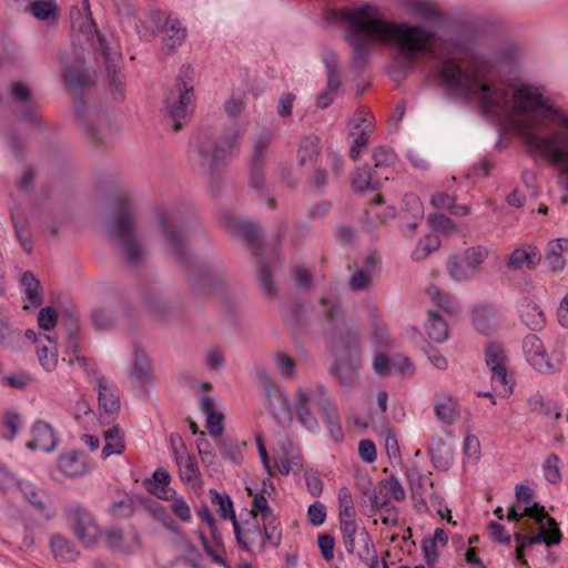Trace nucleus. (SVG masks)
Wrapping results in <instances>:
<instances>
[{
    "label": "nucleus",
    "mask_w": 568,
    "mask_h": 568,
    "mask_svg": "<svg viewBox=\"0 0 568 568\" xmlns=\"http://www.w3.org/2000/svg\"><path fill=\"white\" fill-rule=\"evenodd\" d=\"M430 457L433 465L440 470H446L452 464V450L444 443L436 448H432Z\"/></svg>",
    "instance_id": "57"
},
{
    "label": "nucleus",
    "mask_w": 568,
    "mask_h": 568,
    "mask_svg": "<svg viewBox=\"0 0 568 568\" xmlns=\"http://www.w3.org/2000/svg\"><path fill=\"white\" fill-rule=\"evenodd\" d=\"M257 375L264 385L267 397L272 406L277 405L280 409L286 414L287 419L291 422V409L287 398L281 393V390L272 383L268 374L265 369H258Z\"/></svg>",
    "instance_id": "29"
},
{
    "label": "nucleus",
    "mask_w": 568,
    "mask_h": 568,
    "mask_svg": "<svg viewBox=\"0 0 568 568\" xmlns=\"http://www.w3.org/2000/svg\"><path fill=\"white\" fill-rule=\"evenodd\" d=\"M440 246V240L438 236L429 234L424 239L419 240L417 247L412 253V257L415 261H423L432 253L436 252Z\"/></svg>",
    "instance_id": "52"
},
{
    "label": "nucleus",
    "mask_w": 568,
    "mask_h": 568,
    "mask_svg": "<svg viewBox=\"0 0 568 568\" xmlns=\"http://www.w3.org/2000/svg\"><path fill=\"white\" fill-rule=\"evenodd\" d=\"M65 516L73 534L84 547L97 544L101 531L87 508L79 504L70 505L65 510Z\"/></svg>",
    "instance_id": "9"
},
{
    "label": "nucleus",
    "mask_w": 568,
    "mask_h": 568,
    "mask_svg": "<svg viewBox=\"0 0 568 568\" xmlns=\"http://www.w3.org/2000/svg\"><path fill=\"white\" fill-rule=\"evenodd\" d=\"M231 142L221 139L210 130H202L195 136L189 151V162L199 175L210 181L211 189L217 190L222 171L229 163Z\"/></svg>",
    "instance_id": "6"
},
{
    "label": "nucleus",
    "mask_w": 568,
    "mask_h": 568,
    "mask_svg": "<svg viewBox=\"0 0 568 568\" xmlns=\"http://www.w3.org/2000/svg\"><path fill=\"white\" fill-rule=\"evenodd\" d=\"M326 515H327L326 506L323 503L316 501V503L310 505L308 510H307V519L312 526L318 527L322 524H324V521L326 519Z\"/></svg>",
    "instance_id": "64"
},
{
    "label": "nucleus",
    "mask_w": 568,
    "mask_h": 568,
    "mask_svg": "<svg viewBox=\"0 0 568 568\" xmlns=\"http://www.w3.org/2000/svg\"><path fill=\"white\" fill-rule=\"evenodd\" d=\"M562 535L559 528L555 530H547L546 527L541 526L540 531L536 535H528L527 546L544 542L548 547L560 544Z\"/></svg>",
    "instance_id": "56"
},
{
    "label": "nucleus",
    "mask_w": 568,
    "mask_h": 568,
    "mask_svg": "<svg viewBox=\"0 0 568 568\" xmlns=\"http://www.w3.org/2000/svg\"><path fill=\"white\" fill-rule=\"evenodd\" d=\"M44 341L48 342L49 345L41 344L38 347L37 355L40 365L48 372L53 371L58 364V347H57V338L55 336H51L49 334L43 335Z\"/></svg>",
    "instance_id": "31"
},
{
    "label": "nucleus",
    "mask_w": 568,
    "mask_h": 568,
    "mask_svg": "<svg viewBox=\"0 0 568 568\" xmlns=\"http://www.w3.org/2000/svg\"><path fill=\"white\" fill-rule=\"evenodd\" d=\"M324 64L327 71V89L329 92H337L342 85L337 55L335 53L326 54Z\"/></svg>",
    "instance_id": "49"
},
{
    "label": "nucleus",
    "mask_w": 568,
    "mask_h": 568,
    "mask_svg": "<svg viewBox=\"0 0 568 568\" xmlns=\"http://www.w3.org/2000/svg\"><path fill=\"white\" fill-rule=\"evenodd\" d=\"M58 466L63 474L71 477L82 476L89 470L85 456L79 452L61 455Z\"/></svg>",
    "instance_id": "25"
},
{
    "label": "nucleus",
    "mask_w": 568,
    "mask_h": 568,
    "mask_svg": "<svg viewBox=\"0 0 568 568\" xmlns=\"http://www.w3.org/2000/svg\"><path fill=\"white\" fill-rule=\"evenodd\" d=\"M64 82L69 85V88L77 94V99H82L80 97L81 92L94 84V77L88 73L87 71L79 68L67 67L63 71Z\"/></svg>",
    "instance_id": "24"
},
{
    "label": "nucleus",
    "mask_w": 568,
    "mask_h": 568,
    "mask_svg": "<svg viewBox=\"0 0 568 568\" xmlns=\"http://www.w3.org/2000/svg\"><path fill=\"white\" fill-rule=\"evenodd\" d=\"M30 12L47 23L55 22L60 11L54 0H36L29 6Z\"/></svg>",
    "instance_id": "40"
},
{
    "label": "nucleus",
    "mask_w": 568,
    "mask_h": 568,
    "mask_svg": "<svg viewBox=\"0 0 568 568\" xmlns=\"http://www.w3.org/2000/svg\"><path fill=\"white\" fill-rule=\"evenodd\" d=\"M211 501L212 504L217 506V513L223 519L230 518L232 520V525H234V520L236 519L232 500L229 496L221 495L215 489H210Z\"/></svg>",
    "instance_id": "54"
},
{
    "label": "nucleus",
    "mask_w": 568,
    "mask_h": 568,
    "mask_svg": "<svg viewBox=\"0 0 568 568\" xmlns=\"http://www.w3.org/2000/svg\"><path fill=\"white\" fill-rule=\"evenodd\" d=\"M74 103L77 118L83 122L87 133L94 143L97 145H109L116 129L115 118L108 112L97 113L85 104L83 99L79 98Z\"/></svg>",
    "instance_id": "8"
},
{
    "label": "nucleus",
    "mask_w": 568,
    "mask_h": 568,
    "mask_svg": "<svg viewBox=\"0 0 568 568\" xmlns=\"http://www.w3.org/2000/svg\"><path fill=\"white\" fill-rule=\"evenodd\" d=\"M193 68L183 64L179 71L175 90L165 98V120L174 131H180L189 121L193 102Z\"/></svg>",
    "instance_id": "7"
},
{
    "label": "nucleus",
    "mask_w": 568,
    "mask_h": 568,
    "mask_svg": "<svg viewBox=\"0 0 568 568\" xmlns=\"http://www.w3.org/2000/svg\"><path fill=\"white\" fill-rule=\"evenodd\" d=\"M488 253L489 252L486 246L477 245L466 248L462 256L465 258L475 275H477L480 270V265L488 257Z\"/></svg>",
    "instance_id": "53"
},
{
    "label": "nucleus",
    "mask_w": 568,
    "mask_h": 568,
    "mask_svg": "<svg viewBox=\"0 0 568 568\" xmlns=\"http://www.w3.org/2000/svg\"><path fill=\"white\" fill-rule=\"evenodd\" d=\"M523 351L527 361L535 369L541 373H549L552 371V365L549 362L545 346L537 335L529 334L524 338Z\"/></svg>",
    "instance_id": "12"
},
{
    "label": "nucleus",
    "mask_w": 568,
    "mask_h": 568,
    "mask_svg": "<svg viewBox=\"0 0 568 568\" xmlns=\"http://www.w3.org/2000/svg\"><path fill=\"white\" fill-rule=\"evenodd\" d=\"M544 475L548 483L557 484L561 479L559 469V457L555 454L549 455L544 463Z\"/></svg>",
    "instance_id": "60"
},
{
    "label": "nucleus",
    "mask_w": 568,
    "mask_h": 568,
    "mask_svg": "<svg viewBox=\"0 0 568 568\" xmlns=\"http://www.w3.org/2000/svg\"><path fill=\"white\" fill-rule=\"evenodd\" d=\"M426 294L433 302H435L439 307L447 311L449 314H457L460 310L456 298L453 297L450 294L443 292L435 284H430L427 286Z\"/></svg>",
    "instance_id": "44"
},
{
    "label": "nucleus",
    "mask_w": 568,
    "mask_h": 568,
    "mask_svg": "<svg viewBox=\"0 0 568 568\" xmlns=\"http://www.w3.org/2000/svg\"><path fill=\"white\" fill-rule=\"evenodd\" d=\"M171 480V475L169 471L164 468H158L153 473V481L148 480L149 483L153 484V487H149V490L156 495L159 498L162 499H169L170 493H173L172 489L169 487Z\"/></svg>",
    "instance_id": "47"
},
{
    "label": "nucleus",
    "mask_w": 568,
    "mask_h": 568,
    "mask_svg": "<svg viewBox=\"0 0 568 568\" xmlns=\"http://www.w3.org/2000/svg\"><path fill=\"white\" fill-rule=\"evenodd\" d=\"M381 485L386 489L395 500H404L406 497L405 489L395 476H389L381 480Z\"/></svg>",
    "instance_id": "63"
},
{
    "label": "nucleus",
    "mask_w": 568,
    "mask_h": 568,
    "mask_svg": "<svg viewBox=\"0 0 568 568\" xmlns=\"http://www.w3.org/2000/svg\"><path fill=\"white\" fill-rule=\"evenodd\" d=\"M426 333L428 337L436 343H443L448 338V325L442 315L434 311L428 312Z\"/></svg>",
    "instance_id": "39"
},
{
    "label": "nucleus",
    "mask_w": 568,
    "mask_h": 568,
    "mask_svg": "<svg viewBox=\"0 0 568 568\" xmlns=\"http://www.w3.org/2000/svg\"><path fill=\"white\" fill-rule=\"evenodd\" d=\"M339 521L355 520L356 510L354 507L352 494L346 487H342L338 491Z\"/></svg>",
    "instance_id": "55"
},
{
    "label": "nucleus",
    "mask_w": 568,
    "mask_h": 568,
    "mask_svg": "<svg viewBox=\"0 0 568 568\" xmlns=\"http://www.w3.org/2000/svg\"><path fill=\"white\" fill-rule=\"evenodd\" d=\"M50 546L55 559L64 562H73L79 557L77 548L63 536L51 537Z\"/></svg>",
    "instance_id": "35"
},
{
    "label": "nucleus",
    "mask_w": 568,
    "mask_h": 568,
    "mask_svg": "<svg viewBox=\"0 0 568 568\" xmlns=\"http://www.w3.org/2000/svg\"><path fill=\"white\" fill-rule=\"evenodd\" d=\"M377 172L374 174L365 169H357L353 173L352 185L356 192L363 193L366 191H376L381 187V183L374 179Z\"/></svg>",
    "instance_id": "46"
},
{
    "label": "nucleus",
    "mask_w": 568,
    "mask_h": 568,
    "mask_svg": "<svg viewBox=\"0 0 568 568\" xmlns=\"http://www.w3.org/2000/svg\"><path fill=\"white\" fill-rule=\"evenodd\" d=\"M328 18L344 24L345 40L353 50L352 64L357 70L367 65L372 42L394 43L408 67L414 64L417 54L432 52L429 45L435 37L434 31L422 24L387 20L375 6L332 9Z\"/></svg>",
    "instance_id": "2"
},
{
    "label": "nucleus",
    "mask_w": 568,
    "mask_h": 568,
    "mask_svg": "<svg viewBox=\"0 0 568 568\" xmlns=\"http://www.w3.org/2000/svg\"><path fill=\"white\" fill-rule=\"evenodd\" d=\"M321 140L316 135L305 136L300 144L298 162L301 165L313 164L321 154Z\"/></svg>",
    "instance_id": "38"
},
{
    "label": "nucleus",
    "mask_w": 568,
    "mask_h": 568,
    "mask_svg": "<svg viewBox=\"0 0 568 568\" xmlns=\"http://www.w3.org/2000/svg\"><path fill=\"white\" fill-rule=\"evenodd\" d=\"M20 339V333L0 316V348H11Z\"/></svg>",
    "instance_id": "58"
},
{
    "label": "nucleus",
    "mask_w": 568,
    "mask_h": 568,
    "mask_svg": "<svg viewBox=\"0 0 568 568\" xmlns=\"http://www.w3.org/2000/svg\"><path fill=\"white\" fill-rule=\"evenodd\" d=\"M234 535L237 544L245 551H251V546L257 545L263 549V528L255 521H245L241 527L237 520L233 525Z\"/></svg>",
    "instance_id": "15"
},
{
    "label": "nucleus",
    "mask_w": 568,
    "mask_h": 568,
    "mask_svg": "<svg viewBox=\"0 0 568 568\" xmlns=\"http://www.w3.org/2000/svg\"><path fill=\"white\" fill-rule=\"evenodd\" d=\"M105 542L108 548L122 554H131L141 546V539L136 531H132L124 537L123 531L112 528L105 531Z\"/></svg>",
    "instance_id": "13"
},
{
    "label": "nucleus",
    "mask_w": 568,
    "mask_h": 568,
    "mask_svg": "<svg viewBox=\"0 0 568 568\" xmlns=\"http://www.w3.org/2000/svg\"><path fill=\"white\" fill-rule=\"evenodd\" d=\"M116 322V314L112 306L102 305L92 311V323L99 328H110Z\"/></svg>",
    "instance_id": "50"
},
{
    "label": "nucleus",
    "mask_w": 568,
    "mask_h": 568,
    "mask_svg": "<svg viewBox=\"0 0 568 568\" xmlns=\"http://www.w3.org/2000/svg\"><path fill=\"white\" fill-rule=\"evenodd\" d=\"M568 253V239H558L548 243L545 256L547 267L552 272L562 271L566 266L564 254Z\"/></svg>",
    "instance_id": "26"
},
{
    "label": "nucleus",
    "mask_w": 568,
    "mask_h": 568,
    "mask_svg": "<svg viewBox=\"0 0 568 568\" xmlns=\"http://www.w3.org/2000/svg\"><path fill=\"white\" fill-rule=\"evenodd\" d=\"M519 315L523 323L532 331H539L545 326L546 318L544 312L530 300L520 302Z\"/></svg>",
    "instance_id": "27"
},
{
    "label": "nucleus",
    "mask_w": 568,
    "mask_h": 568,
    "mask_svg": "<svg viewBox=\"0 0 568 568\" xmlns=\"http://www.w3.org/2000/svg\"><path fill=\"white\" fill-rule=\"evenodd\" d=\"M362 371V357L348 355L346 359L336 362L329 367V373L337 379L338 384L347 390H351L359 384V373Z\"/></svg>",
    "instance_id": "11"
},
{
    "label": "nucleus",
    "mask_w": 568,
    "mask_h": 568,
    "mask_svg": "<svg viewBox=\"0 0 568 568\" xmlns=\"http://www.w3.org/2000/svg\"><path fill=\"white\" fill-rule=\"evenodd\" d=\"M310 396L308 394L303 390H297V404H296V412L297 417L301 424L306 427L310 430H314L318 427V423L315 418V416L312 414L310 409Z\"/></svg>",
    "instance_id": "42"
},
{
    "label": "nucleus",
    "mask_w": 568,
    "mask_h": 568,
    "mask_svg": "<svg viewBox=\"0 0 568 568\" xmlns=\"http://www.w3.org/2000/svg\"><path fill=\"white\" fill-rule=\"evenodd\" d=\"M501 93L496 103H485L484 94L476 97L486 112L504 113L514 118L518 135L534 160H542L558 172V183L568 201V112L547 104L539 88L518 84L509 91L506 84L496 88Z\"/></svg>",
    "instance_id": "1"
},
{
    "label": "nucleus",
    "mask_w": 568,
    "mask_h": 568,
    "mask_svg": "<svg viewBox=\"0 0 568 568\" xmlns=\"http://www.w3.org/2000/svg\"><path fill=\"white\" fill-rule=\"evenodd\" d=\"M486 365L491 373L493 384L511 390L513 386L507 376L506 355L501 346L488 343L485 347Z\"/></svg>",
    "instance_id": "10"
},
{
    "label": "nucleus",
    "mask_w": 568,
    "mask_h": 568,
    "mask_svg": "<svg viewBox=\"0 0 568 568\" xmlns=\"http://www.w3.org/2000/svg\"><path fill=\"white\" fill-rule=\"evenodd\" d=\"M339 338L349 355L361 356L359 331L355 324L344 328L339 334Z\"/></svg>",
    "instance_id": "51"
},
{
    "label": "nucleus",
    "mask_w": 568,
    "mask_h": 568,
    "mask_svg": "<svg viewBox=\"0 0 568 568\" xmlns=\"http://www.w3.org/2000/svg\"><path fill=\"white\" fill-rule=\"evenodd\" d=\"M142 301L152 315L159 320L166 318L172 313L171 304L163 297L160 287L155 284L143 290Z\"/></svg>",
    "instance_id": "14"
},
{
    "label": "nucleus",
    "mask_w": 568,
    "mask_h": 568,
    "mask_svg": "<svg viewBox=\"0 0 568 568\" xmlns=\"http://www.w3.org/2000/svg\"><path fill=\"white\" fill-rule=\"evenodd\" d=\"M99 42L102 51V55L105 61V70L111 83L118 88L121 85V81L118 77V63L121 60V53L116 48L111 47L104 38L99 37Z\"/></svg>",
    "instance_id": "28"
},
{
    "label": "nucleus",
    "mask_w": 568,
    "mask_h": 568,
    "mask_svg": "<svg viewBox=\"0 0 568 568\" xmlns=\"http://www.w3.org/2000/svg\"><path fill=\"white\" fill-rule=\"evenodd\" d=\"M229 227L239 230L246 242L254 248L256 255L261 254L263 233L261 229L251 222H240L232 217L225 219Z\"/></svg>",
    "instance_id": "22"
},
{
    "label": "nucleus",
    "mask_w": 568,
    "mask_h": 568,
    "mask_svg": "<svg viewBox=\"0 0 568 568\" xmlns=\"http://www.w3.org/2000/svg\"><path fill=\"white\" fill-rule=\"evenodd\" d=\"M373 160L375 162L376 170L382 168H388L395 164L396 154L393 150L388 148L378 146L373 152Z\"/></svg>",
    "instance_id": "61"
},
{
    "label": "nucleus",
    "mask_w": 568,
    "mask_h": 568,
    "mask_svg": "<svg viewBox=\"0 0 568 568\" xmlns=\"http://www.w3.org/2000/svg\"><path fill=\"white\" fill-rule=\"evenodd\" d=\"M159 227L175 258L187 272L192 290L199 294L215 292L225 283V275L217 264L194 262L187 253L189 243L199 239L206 240L201 224L186 209H176L158 214Z\"/></svg>",
    "instance_id": "4"
},
{
    "label": "nucleus",
    "mask_w": 568,
    "mask_h": 568,
    "mask_svg": "<svg viewBox=\"0 0 568 568\" xmlns=\"http://www.w3.org/2000/svg\"><path fill=\"white\" fill-rule=\"evenodd\" d=\"M306 393L310 396V403L315 404L323 415L336 409L334 399L325 386L316 385Z\"/></svg>",
    "instance_id": "45"
},
{
    "label": "nucleus",
    "mask_w": 568,
    "mask_h": 568,
    "mask_svg": "<svg viewBox=\"0 0 568 568\" xmlns=\"http://www.w3.org/2000/svg\"><path fill=\"white\" fill-rule=\"evenodd\" d=\"M400 6L422 20L435 22L440 19V12L433 0H400Z\"/></svg>",
    "instance_id": "20"
},
{
    "label": "nucleus",
    "mask_w": 568,
    "mask_h": 568,
    "mask_svg": "<svg viewBox=\"0 0 568 568\" xmlns=\"http://www.w3.org/2000/svg\"><path fill=\"white\" fill-rule=\"evenodd\" d=\"M152 378V365L150 359L142 352H136L131 371V381L134 385L141 387L148 384Z\"/></svg>",
    "instance_id": "32"
},
{
    "label": "nucleus",
    "mask_w": 568,
    "mask_h": 568,
    "mask_svg": "<svg viewBox=\"0 0 568 568\" xmlns=\"http://www.w3.org/2000/svg\"><path fill=\"white\" fill-rule=\"evenodd\" d=\"M322 315L329 325H335L345 315V312L336 298L323 296L320 298Z\"/></svg>",
    "instance_id": "48"
},
{
    "label": "nucleus",
    "mask_w": 568,
    "mask_h": 568,
    "mask_svg": "<svg viewBox=\"0 0 568 568\" xmlns=\"http://www.w3.org/2000/svg\"><path fill=\"white\" fill-rule=\"evenodd\" d=\"M217 439V448L223 458L229 459L233 464H241L243 460L242 448L246 446V442H234L231 437L221 436Z\"/></svg>",
    "instance_id": "43"
},
{
    "label": "nucleus",
    "mask_w": 568,
    "mask_h": 568,
    "mask_svg": "<svg viewBox=\"0 0 568 568\" xmlns=\"http://www.w3.org/2000/svg\"><path fill=\"white\" fill-rule=\"evenodd\" d=\"M58 444L52 427L44 422H37L32 428V439L27 443L31 450L40 449L45 453L52 452Z\"/></svg>",
    "instance_id": "16"
},
{
    "label": "nucleus",
    "mask_w": 568,
    "mask_h": 568,
    "mask_svg": "<svg viewBox=\"0 0 568 568\" xmlns=\"http://www.w3.org/2000/svg\"><path fill=\"white\" fill-rule=\"evenodd\" d=\"M341 531L345 549L351 554L354 552L357 531L355 520H341Z\"/></svg>",
    "instance_id": "59"
},
{
    "label": "nucleus",
    "mask_w": 568,
    "mask_h": 568,
    "mask_svg": "<svg viewBox=\"0 0 568 568\" xmlns=\"http://www.w3.org/2000/svg\"><path fill=\"white\" fill-rule=\"evenodd\" d=\"M33 377L26 371H18L3 377V382L13 388L23 389L33 383Z\"/></svg>",
    "instance_id": "62"
},
{
    "label": "nucleus",
    "mask_w": 568,
    "mask_h": 568,
    "mask_svg": "<svg viewBox=\"0 0 568 568\" xmlns=\"http://www.w3.org/2000/svg\"><path fill=\"white\" fill-rule=\"evenodd\" d=\"M164 32L166 36L163 39L162 49L165 53L171 54L184 42L186 30L182 27L181 22L175 19Z\"/></svg>",
    "instance_id": "41"
},
{
    "label": "nucleus",
    "mask_w": 568,
    "mask_h": 568,
    "mask_svg": "<svg viewBox=\"0 0 568 568\" xmlns=\"http://www.w3.org/2000/svg\"><path fill=\"white\" fill-rule=\"evenodd\" d=\"M105 227L112 245L122 254L131 267L140 266L148 256V250L141 240L133 204L128 200L119 201L112 215L105 221Z\"/></svg>",
    "instance_id": "5"
},
{
    "label": "nucleus",
    "mask_w": 568,
    "mask_h": 568,
    "mask_svg": "<svg viewBox=\"0 0 568 568\" xmlns=\"http://www.w3.org/2000/svg\"><path fill=\"white\" fill-rule=\"evenodd\" d=\"M172 445H174V439L172 438ZM174 455L175 460L179 466L180 478L187 483L194 485L199 478V468L194 462V458L185 452L184 445H181L182 452H180L175 446Z\"/></svg>",
    "instance_id": "23"
},
{
    "label": "nucleus",
    "mask_w": 568,
    "mask_h": 568,
    "mask_svg": "<svg viewBox=\"0 0 568 568\" xmlns=\"http://www.w3.org/2000/svg\"><path fill=\"white\" fill-rule=\"evenodd\" d=\"M201 409L206 416V428L213 438L223 435V414L216 412L214 400L211 396L204 395L201 398Z\"/></svg>",
    "instance_id": "21"
},
{
    "label": "nucleus",
    "mask_w": 568,
    "mask_h": 568,
    "mask_svg": "<svg viewBox=\"0 0 568 568\" xmlns=\"http://www.w3.org/2000/svg\"><path fill=\"white\" fill-rule=\"evenodd\" d=\"M212 536V542L207 540L203 532H200V539L204 547L205 552L212 558V560L216 564L226 566V560L223 557L224 554V545L222 535L219 531L217 527L210 529Z\"/></svg>",
    "instance_id": "33"
},
{
    "label": "nucleus",
    "mask_w": 568,
    "mask_h": 568,
    "mask_svg": "<svg viewBox=\"0 0 568 568\" xmlns=\"http://www.w3.org/2000/svg\"><path fill=\"white\" fill-rule=\"evenodd\" d=\"M541 261L540 252L535 246L519 247L513 251L507 261V267L517 271L526 266L534 270Z\"/></svg>",
    "instance_id": "19"
},
{
    "label": "nucleus",
    "mask_w": 568,
    "mask_h": 568,
    "mask_svg": "<svg viewBox=\"0 0 568 568\" xmlns=\"http://www.w3.org/2000/svg\"><path fill=\"white\" fill-rule=\"evenodd\" d=\"M435 414L444 424L452 425L458 417L457 404L452 396L439 394L436 396Z\"/></svg>",
    "instance_id": "34"
},
{
    "label": "nucleus",
    "mask_w": 568,
    "mask_h": 568,
    "mask_svg": "<svg viewBox=\"0 0 568 568\" xmlns=\"http://www.w3.org/2000/svg\"><path fill=\"white\" fill-rule=\"evenodd\" d=\"M474 325L481 334H490L497 325V314L491 306H479L474 310Z\"/></svg>",
    "instance_id": "37"
},
{
    "label": "nucleus",
    "mask_w": 568,
    "mask_h": 568,
    "mask_svg": "<svg viewBox=\"0 0 568 568\" xmlns=\"http://www.w3.org/2000/svg\"><path fill=\"white\" fill-rule=\"evenodd\" d=\"M103 437L105 440V445L102 449L103 458H108L112 454H123L125 450L124 433L118 425H113L109 429L104 430Z\"/></svg>",
    "instance_id": "30"
},
{
    "label": "nucleus",
    "mask_w": 568,
    "mask_h": 568,
    "mask_svg": "<svg viewBox=\"0 0 568 568\" xmlns=\"http://www.w3.org/2000/svg\"><path fill=\"white\" fill-rule=\"evenodd\" d=\"M447 272L452 280L456 282H468L475 278V273L471 271L465 258L460 255H449L447 258Z\"/></svg>",
    "instance_id": "36"
},
{
    "label": "nucleus",
    "mask_w": 568,
    "mask_h": 568,
    "mask_svg": "<svg viewBox=\"0 0 568 568\" xmlns=\"http://www.w3.org/2000/svg\"><path fill=\"white\" fill-rule=\"evenodd\" d=\"M523 52L516 44H505L491 52H476L466 68L452 58L442 61L438 82L452 95L474 99L484 94L485 103H496L501 93L496 88L505 84L503 73H510L520 61Z\"/></svg>",
    "instance_id": "3"
},
{
    "label": "nucleus",
    "mask_w": 568,
    "mask_h": 568,
    "mask_svg": "<svg viewBox=\"0 0 568 568\" xmlns=\"http://www.w3.org/2000/svg\"><path fill=\"white\" fill-rule=\"evenodd\" d=\"M99 407L109 418H113L120 410V397L113 385L109 384L104 377H99L98 382Z\"/></svg>",
    "instance_id": "17"
},
{
    "label": "nucleus",
    "mask_w": 568,
    "mask_h": 568,
    "mask_svg": "<svg viewBox=\"0 0 568 568\" xmlns=\"http://www.w3.org/2000/svg\"><path fill=\"white\" fill-rule=\"evenodd\" d=\"M21 290L24 294L23 308H36L43 302V291L40 281L30 271L22 274L20 280Z\"/></svg>",
    "instance_id": "18"
}]
</instances>
